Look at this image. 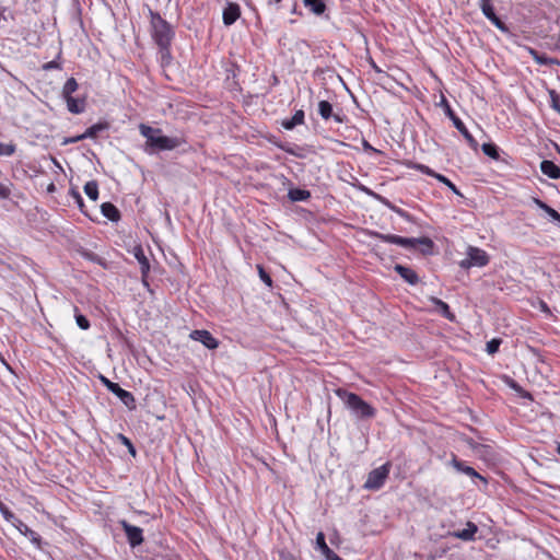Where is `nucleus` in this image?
<instances>
[{
    "mask_svg": "<svg viewBox=\"0 0 560 560\" xmlns=\"http://www.w3.org/2000/svg\"><path fill=\"white\" fill-rule=\"evenodd\" d=\"M477 533L478 526L475 523L468 521L464 529L450 532L448 536L460 539L463 541H474Z\"/></svg>",
    "mask_w": 560,
    "mask_h": 560,
    "instance_id": "nucleus-12",
    "label": "nucleus"
},
{
    "mask_svg": "<svg viewBox=\"0 0 560 560\" xmlns=\"http://www.w3.org/2000/svg\"><path fill=\"white\" fill-rule=\"evenodd\" d=\"M13 526L25 537H27L33 544L39 546L40 536L33 529H31L23 521L18 518Z\"/></svg>",
    "mask_w": 560,
    "mask_h": 560,
    "instance_id": "nucleus-18",
    "label": "nucleus"
},
{
    "mask_svg": "<svg viewBox=\"0 0 560 560\" xmlns=\"http://www.w3.org/2000/svg\"><path fill=\"white\" fill-rule=\"evenodd\" d=\"M288 198L293 201H306L311 198V192L306 189L291 188L288 192Z\"/></svg>",
    "mask_w": 560,
    "mask_h": 560,
    "instance_id": "nucleus-25",
    "label": "nucleus"
},
{
    "mask_svg": "<svg viewBox=\"0 0 560 560\" xmlns=\"http://www.w3.org/2000/svg\"><path fill=\"white\" fill-rule=\"evenodd\" d=\"M60 68H61V66L57 60H51L43 66V69L46 71L52 70V69H60Z\"/></svg>",
    "mask_w": 560,
    "mask_h": 560,
    "instance_id": "nucleus-42",
    "label": "nucleus"
},
{
    "mask_svg": "<svg viewBox=\"0 0 560 560\" xmlns=\"http://www.w3.org/2000/svg\"><path fill=\"white\" fill-rule=\"evenodd\" d=\"M336 394L357 419L369 420L375 417V408L363 400L358 394L341 388H338Z\"/></svg>",
    "mask_w": 560,
    "mask_h": 560,
    "instance_id": "nucleus-3",
    "label": "nucleus"
},
{
    "mask_svg": "<svg viewBox=\"0 0 560 560\" xmlns=\"http://www.w3.org/2000/svg\"><path fill=\"white\" fill-rule=\"evenodd\" d=\"M281 0H267V8L271 9L273 5L279 4Z\"/></svg>",
    "mask_w": 560,
    "mask_h": 560,
    "instance_id": "nucleus-52",
    "label": "nucleus"
},
{
    "mask_svg": "<svg viewBox=\"0 0 560 560\" xmlns=\"http://www.w3.org/2000/svg\"><path fill=\"white\" fill-rule=\"evenodd\" d=\"M534 202L541 209L544 210L545 212H547V210L550 208V206H548L546 202H544L542 200L540 199H537L535 198L534 199Z\"/></svg>",
    "mask_w": 560,
    "mask_h": 560,
    "instance_id": "nucleus-47",
    "label": "nucleus"
},
{
    "mask_svg": "<svg viewBox=\"0 0 560 560\" xmlns=\"http://www.w3.org/2000/svg\"><path fill=\"white\" fill-rule=\"evenodd\" d=\"M373 68L376 70V71H381L377 66L375 63H373Z\"/></svg>",
    "mask_w": 560,
    "mask_h": 560,
    "instance_id": "nucleus-56",
    "label": "nucleus"
},
{
    "mask_svg": "<svg viewBox=\"0 0 560 560\" xmlns=\"http://www.w3.org/2000/svg\"><path fill=\"white\" fill-rule=\"evenodd\" d=\"M482 14L501 32L509 33L506 24L495 14L493 4L481 9Z\"/></svg>",
    "mask_w": 560,
    "mask_h": 560,
    "instance_id": "nucleus-16",
    "label": "nucleus"
},
{
    "mask_svg": "<svg viewBox=\"0 0 560 560\" xmlns=\"http://www.w3.org/2000/svg\"><path fill=\"white\" fill-rule=\"evenodd\" d=\"M481 150L489 158L499 159V148L494 143H483Z\"/></svg>",
    "mask_w": 560,
    "mask_h": 560,
    "instance_id": "nucleus-31",
    "label": "nucleus"
},
{
    "mask_svg": "<svg viewBox=\"0 0 560 560\" xmlns=\"http://www.w3.org/2000/svg\"><path fill=\"white\" fill-rule=\"evenodd\" d=\"M117 439L118 441H120V443L122 445H125L127 448H128V453L132 456V457H136L137 456V450L136 447L133 446L132 442L130 441L129 438H127L126 435L119 433L117 434Z\"/></svg>",
    "mask_w": 560,
    "mask_h": 560,
    "instance_id": "nucleus-32",
    "label": "nucleus"
},
{
    "mask_svg": "<svg viewBox=\"0 0 560 560\" xmlns=\"http://www.w3.org/2000/svg\"><path fill=\"white\" fill-rule=\"evenodd\" d=\"M70 195L73 197V199L77 202V205L80 208V210L84 214H88L86 211L84 210V201H83V198H82L81 194L78 190H75V189H71L70 190Z\"/></svg>",
    "mask_w": 560,
    "mask_h": 560,
    "instance_id": "nucleus-41",
    "label": "nucleus"
},
{
    "mask_svg": "<svg viewBox=\"0 0 560 560\" xmlns=\"http://www.w3.org/2000/svg\"><path fill=\"white\" fill-rule=\"evenodd\" d=\"M408 166L410 168L421 172L422 174L434 177L440 183L447 186L455 195L463 197L462 192L457 189V187L447 177H445L444 175H442L440 173H436L429 166H427L424 164L416 163V162H411Z\"/></svg>",
    "mask_w": 560,
    "mask_h": 560,
    "instance_id": "nucleus-9",
    "label": "nucleus"
},
{
    "mask_svg": "<svg viewBox=\"0 0 560 560\" xmlns=\"http://www.w3.org/2000/svg\"><path fill=\"white\" fill-rule=\"evenodd\" d=\"M440 105L443 107L445 115L453 121L454 127L463 135V137L466 139L469 147L474 150H477L478 142L472 137V135L468 131L464 122L456 116L454 110L452 109L450 103L445 98V96L442 95Z\"/></svg>",
    "mask_w": 560,
    "mask_h": 560,
    "instance_id": "nucleus-5",
    "label": "nucleus"
},
{
    "mask_svg": "<svg viewBox=\"0 0 560 560\" xmlns=\"http://www.w3.org/2000/svg\"><path fill=\"white\" fill-rule=\"evenodd\" d=\"M102 214L108 220L116 222L120 219L119 210L112 202H104L101 206Z\"/></svg>",
    "mask_w": 560,
    "mask_h": 560,
    "instance_id": "nucleus-23",
    "label": "nucleus"
},
{
    "mask_svg": "<svg viewBox=\"0 0 560 560\" xmlns=\"http://www.w3.org/2000/svg\"><path fill=\"white\" fill-rule=\"evenodd\" d=\"M84 192L86 196L93 200L96 201L98 199V185L95 180H90L84 185Z\"/></svg>",
    "mask_w": 560,
    "mask_h": 560,
    "instance_id": "nucleus-27",
    "label": "nucleus"
},
{
    "mask_svg": "<svg viewBox=\"0 0 560 560\" xmlns=\"http://www.w3.org/2000/svg\"><path fill=\"white\" fill-rule=\"evenodd\" d=\"M546 66H560V60L551 57H547Z\"/></svg>",
    "mask_w": 560,
    "mask_h": 560,
    "instance_id": "nucleus-48",
    "label": "nucleus"
},
{
    "mask_svg": "<svg viewBox=\"0 0 560 560\" xmlns=\"http://www.w3.org/2000/svg\"><path fill=\"white\" fill-rule=\"evenodd\" d=\"M303 4L306 9H308L313 14L320 16L326 10V3L324 0H303Z\"/></svg>",
    "mask_w": 560,
    "mask_h": 560,
    "instance_id": "nucleus-22",
    "label": "nucleus"
},
{
    "mask_svg": "<svg viewBox=\"0 0 560 560\" xmlns=\"http://www.w3.org/2000/svg\"><path fill=\"white\" fill-rule=\"evenodd\" d=\"M331 118H334V120L338 124H342L345 121V116H341L340 114L332 113Z\"/></svg>",
    "mask_w": 560,
    "mask_h": 560,
    "instance_id": "nucleus-51",
    "label": "nucleus"
},
{
    "mask_svg": "<svg viewBox=\"0 0 560 560\" xmlns=\"http://www.w3.org/2000/svg\"><path fill=\"white\" fill-rule=\"evenodd\" d=\"M557 452L560 455V443L558 444Z\"/></svg>",
    "mask_w": 560,
    "mask_h": 560,
    "instance_id": "nucleus-57",
    "label": "nucleus"
},
{
    "mask_svg": "<svg viewBox=\"0 0 560 560\" xmlns=\"http://www.w3.org/2000/svg\"><path fill=\"white\" fill-rule=\"evenodd\" d=\"M304 112L302 109H299L294 113V115L291 118H285L281 121V126L285 130H292L296 126L302 125L304 122Z\"/></svg>",
    "mask_w": 560,
    "mask_h": 560,
    "instance_id": "nucleus-20",
    "label": "nucleus"
},
{
    "mask_svg": "<svg viewBox=\"0 0 560 560\" xmlns=\"http://www.w3.org/2000/svg\"><path fill=\"white\" fill-rule=\"evenodd\" d=\"M528 52L538 65L546 66L548 57L546 54H540L539 51L530 47L528 48Z\"/></svg>",
    "mask_w": 560,
    "mask_h": 560,
    "instance_id": "nucleus-38",
    "label": "nucleus"
},
{
    "mask_svg": "<svg viewBox=\"0 0 560 560\" xmlns=\"http://www.w3.org/2000/svg\"><path fill=\"white\" fill-rule=\"evenodd\" d=\"M16 145L14 143L0 142V156H11L15 153Z\"/></svg>",
    "mask_w": 560,
    "mask_h": 560,
    "instance_id": "nucleus-37",
    "label": "nucleus"
},
{
    "mask_svg": "<svg viewBox=\"0 0 560 560\" xmlns=\"http://www.w3.org/2000/svg\"><path fill=\"white\" fill-rule=\"evenodd\" d=\"M316 549H318L326 560H342L336 552H334L326 544L325 535L323 532L316 535Z\"/></svg>",
    "mask_w": 560,
    "mask_h": 560,
    "instance_id": "nucleus-15",
    "label": "nucleus"
},
{
    "mask_svg": "<svg viewBox=\"0 0 560 560\" xmlns=\"http://www.w3.org/2000/svg\"><path fill=\"white\" fill-rule=\"evenodd\" d=\"M241 15V8L237 3L228 2L223 10V23L226 26L234 24Z\"/></svg>",
    "mask_w": 560,
    "mask_h": 560,
    "instance_id": "nucleus-14",
    "label": "nucleus"
},
{
    "mask_svg": "<svg viewBox=\"0 0 560 560\" xmlns=\"http://www.w3.org/2000/svg\"><path fill=\"white\" fill-rule=\"evenodd\" d=\"M48 191H54L55 190V184H50L47 188Z\"/></svg>",
    "mask_w": 560,
    "mask_h": 560,
    "instance_id": "nucleus-55",
    "label": "nucleus"
},
{
    "mask_svg": "<svg viewBox=\"0 0 560 560\" xmlns=\"http://www.w3.org/2000/svg\"><path fill=\"white\" fill-rule=\"evenodd\" d=\"M492 1H493V0H479V1H478V5H479V8H480V10H481V9H482V8H485V7H489V5H491V4H492Z\"/></svg>",
    "mask_w": 560,
    "mask_h": 560,
    "instance_id": "nucleus-50",
    "label": "nucleus"
},
{
    "mask_svg": "<svg viewBox=\"0 0 560 560\" xmlns=\"http://www.w3.org/2000/svg\"><path fill=\"white\" fill-rule=\"evenodd\" d=\"M140 133L147 139L145 151L149 153L170 151L178 148L184 141L178 137H167L159 128H152L144 124L139 126Z\"/></svg>",
    "mask_w": 560,
    "mask_h": 560,
    "instance_id": "nucleus-1",
    "label": "nucleus"
},
{
    "mask_svg": "<svg viewBox=\"0 0 560 560\" xmlns=\"http://www.w3.org/2000/svg\"><path fill=\"white\" fill-rule=\"evenodd\" d=\"M133 256H135V258L138 260V262L140 265V271H141V276H142V283L145 287H149V283L147 281V277H148L149 271H150V261L147 258V256H145V254H144V252H143L141 246L135 247Z\"/></svg>",
    "mask_w": 560,
    "mask_h": 560,
    "instance_id": "nucleus-13",
    "label": "nucleus"
},
{
    "mask_svg": "<svg viewBox=\"0 0 560 560\" xmlns=\"http://www.w3.org/2000/svg\"><path fill=\"white\" fill-rule=\"evenodd\" d=\"M552 220L557 221L560 220V214L553 209L549 208L546 212Z\"/></svg>",
    "mask_w": 560,
    "mask_h": 560,
    "instance_id": "nucleus-45",
    "label": "nucleus"
},
{
    "mask_svg": "<svg viewBox=\"0 0 560 560\" xmlns=\"http://www.w3.org/2000/svg\"><path fill=\"white\" fill-rule=\"evenodd\" d=\"M190 338L201 342L206 348L210 350L217 349L219 346L218 340L208 330L205 329L192 330Z\"/></svg>",
    "mask_w": 560,
    "mask_h": 560,
    "instance_id": "nucleus-11",
    "label": "nucleus"
},
{
    "mask_svg": "<svg viewBox=\"0 0 560 560\" xmlns=\"http://www.w3.org/2000/svg\"><path fill=\"white\" fill-rule=\"evenodd\" d=\"M399 217L408 220V221H411V215L406 212L405 210L400 209V208H397V207H393L392 208Z\"/></svg>",
    "mask_w": 560,
    "mask_h": 560,
    "instance_id": "nucleus-43",
    "label": "nucleus"
},
{
    "mask_svg": "<svg viewBox=\"0 0 560 560\" xmlns=\"http://www.w3.org/2000/svg\"><path fill=\"white\" fill-rule=\"evenodd\" d=\"M390 464L386 463L378 468L369 472L368 479L364 482V488L368 490H378L383 487L389 474Z\"/></svg>",
    "mask_w": 560,
    "mask_h": 560,
    "instance_id": "nucleus-8",
    "label": "nucleus"
},
{
    "mask_svg": "<svg viewBox=\"0 0 560 560\" xmlns=\"http://www.w3.org/2000/svg\"><path fill=\"white\" fill-rule=\"evenodd\" d=\"M364 149L365 150H374V148L371 144H369V142H366V141H364Z\"/></svg>",
    "mask_w": 560,
    "mask_h": 560,
    "instance_id": "nucleus-54",
    "label": "nucleus"
},
{
    "mask_svg": "<svg viewBox=\"0 0 560 560\" xmlns=\"http://www.w3.org/2000/svg\"><path fill=\"white\" fill-rule=\"evenodd\" d=\"M257 269H258L259 278L261 279V281L265 284H267L268 287H272V279H271L270 275L262 268V266L258 265Z\"/></svg>",
    "mask_w": 560,
    "mask_h": 560,
    "instance_id": "nucleus-40",
    "label": "nucleus"
},
{
    "mask_svg": "<svg viewBox=\"0 0 560 560\" xmlns=\"http://www.w3.org/2000/svg\"><path fill=\"white\" fill-rule=\"evenodd\" d=\"M119 524L126 534L130 547L136 548L143 542L144 538L142 528L131 525L125 520L119 521Z\"/></svg>",
    "mask_w": 560,
    "mask_h": 560,
    "instance_id": "nucleus-10",
    "label": "nucleus"
},
{
    "mask_svg": "<svg viewBox=\"0 0 560 560\" xmlns=\"http://www.w3.org/2000/svg\"><path fill=\"white\" fill-rule=\"evenodd\" d=\"M12 186L13 184L9 179L0 183V199L4 200L10 198Z\"/></svg>",
    "mask_w": 560,
    "mask_h": 560,
    "instance_id": "nucleus-34",
    "label": "nucleus"
},
{
    "mask_svg": "<svg viewBox=\"0 0 560 560\" xmlns=\"http://www.w3.org/2000/svg\"><path fill=\"white\" fill-rule=\"evenodd\" d=\"M280 149H282L283 151H285L287 153L289 154H292V155H295V156H299V154L295 153V151L293 150V148L291 147H287V145H279Z\"/></svg>",
    "mask_w": 560,
    "mask_h": 560,
    "instance_id": "nucleus-49",
    "label": "nucleus"
},
{
    "mask_svg": "<svg viewBox=\"0 0 560 560\" xmlns=\"http://www.w3.org/2000/svg\"><path fill=\"white\" fill-rule=\"evenodd\" d=\"M280 560H296L295 557L289 551L280 552Z\"/></svg>",
    "mask_w": 560,
    "mask_h": 560,
    "instance_id": "nucleus-46",
    "label": "nucleus"
},
{
    "mask_svg": "<svg viewBox=\"0 0 560 560\" xmlns=\"http://www.w3.org/2000/svg\"><path fill=\"white\" fill-rule=\"evenodd\" d=\"M372 235L382 242L399 245L405 248L418 249L422 255H432L434 248V242L427 236L421 237H402L395 234H382L378 232L372 233Z\"/></svg>",
    "mask_w": 560,
    "mask_h": 560,
    "instance_id": "nucleus-2",
    "label": "nucleus"
},
{
    "mask_svg": "<svg viewBox=\"0 0 560 560\" xmlns=\"http://www.w3.org/2000/svg\"><path fill=\"white\" fill-rule=\"evenodd\" d=\"M332 113V105L328 101H320L318 103V114L323 119L331 118Z\"/></svg>",
    "mask_w": 560,
    "mask_h": 560,
    "instance_id": "nucleus-29",
    "label": "nucleus"
},
{
    "mask_svg": "<svg viewBox=\"0 0 560 560\" xmlns=\"http://www.w3.org/2000/svg\"><path fill=\"white\" fill-rule=\"evenodd\" d=\"M0 512H1L2 516L4 517V520L7 522L11 523L12 525L18 520L15 514L13 512H11L10 509L2 501H0Z\"/></svg>",
    "mask_w": 560,
    "mask_h": 560,
    "instance_id": "nucleus-33",
    "label": "nucleus"
},
{
    "mask_svg": "<svg viewBox=\"0 0 560 560\" xmlns=\"http://www.w3.org/2000/svg\"><path fill=\"white\" fill-rule=\"evenodd\" d=\"M152 37L160 50L168 56V47L174 37V31L171 24L164 20L160 13L150 10Z\"/></svg>",
    "mask_w": 560,
    "mask_h": 560,
    "instance_id": "nucleus-4",
    "label": "nucleus"
},
{
    "mask_svg": "<svg viewBox=\"0 0 560 560\" xmlns=\"http://www.w3.org/2000/svg\"><path fill=\"white\" fill-rule=\"evenodd\" d=\"M549 95L551 107L560 115V94H558L555 90H550Z\"/></svg>",
    "mask_w": 560,
    "mask_h": 560,
    "instance_id": "nucleus-39",
    "label": "nucleus"
},
{
    "mask_svg": "<svg viewBox=\"0 0 560 560\" xmlns=\"http://www.w3.org/2000/svg\"><path fill=\"white\" fill-rule=\"evenodd\" d=\"M453 463H454V467L458 471H462V472H464V474H466L468 476H471V477H477V478L482 479V477L472 467L467 466L463 462H459L457 459H454Z\"/></svg>",
    "mask_w": 560,
    "mask_h": 560,
    "instance_id": "nucleus-28",
    "label": "nucleus"
},
{
    "mask_svg": "<svg viewBox=\"0 0 560 560\" xmlns=\"http://www.w3.org/2000/svg\"><path fill=\"white\" fill-rule=\"evenodd\" d=\"M65 101L67 103L68 110L72 114H81L85 109V102L83 100L69 96L65 98Z\"/></svg>",
    "mask_w": 560,
    "mask_h": 560,
    "instance_id": "nucleus-24",
    "label": "nucleus"
},
{
    "mask_svg": "<svg viewBox=\"0 0 560 560\" xmlns=\"http://www.w3.org/2000/svg\"><path fill=\"white\" fill-rule=\"evenodd\" d=\"M109 128V125L108 122H97L95 125H92L91 127H89L84 132H83V137L86 138H95L100 135V132L106 130Z\"/></svg>",
    "mask_w": 560,
    "mask_h": 560,
    "instance_id": "nucleus-26",
    "label": "nucleus"
},
{
    "mask_svg": "<svg viewBox=\"0 0 560 560\" xmlns=\"http://www.w3.org/2000/svg\"><path fill=\"white\" fill-rule=\"evenodd\" d=\"M74 311H75V322H77V325L83 329V330H86L90 328V320L81 313L78 312V307H74Z\"/></svg>",
    "mask_w": 560,
    "mask_h": 560,
    "instance_id": "nucleus-35",
    "label": "nucleus"
},
{
    "mask_svg": "<svg viewBox=\"0 0 560 560\" xmlns=\"http://www.w3.org/2000/svg\"><path fill=\"white\" fill-rule=\"evenodd\" d=\"M540 171L544 175L548 176L551 179L560 178V167L553 161H541Z\"/></svg>",
    "mask_w": 560,
    "mask_h": 560,
    "instance_id": "nucleus-19",
    "label": "nucleus"
},
{
    "mask_svg": "<svg viewBox=\"0 0 560 560\" xmlns=\"http://www.w3.org/2000/svg\"><path fill=\"white\" fill-rule=\"evenodd\" d=\"M100 378L102 383L106 386V388L115 396H117L128 409H136V399L130 392L121 388L119 384L109 381L107 377L103 375H101Z\"/></svg>",
    "mask_w": 560,
    "mask_h": 560,
    "instance_id": "nucleus-7",
    "label": "nucleus"
},
{
    "mask_svg": "<svg viewBox=\"0 0 560 560\" xmlns=\"http://www.w3.org/2000/svg\"><path fill=\"white\" fill-rule=\"evenodd\" d=\"M78 90V82L74 78H70L66 81L63 88H62V96L63 98H67L69 96H72V94Z\"/></svg>",
    "mask_w": 560,
    "mask_h": 560,
    "instance_id": "nucleus-30",
    "label": "nucleus"
},
{
    "mask_svg": "<svg viewBox=\"0 0 560 560\" xmlns=\"http://www.w3.org/2000/svg\"><path fill=\"white\" fill-rule=\"evenodd\" d=\"M558 49H559V51H560V44L558 45Z\"/></svg>",
    "mask_w": 560,
    "mask_h": 560,
    "instance_id": "nucleus-58",
    "label": "nucleus"
},
{
    "mask_svg": "<svg viewBox=\"0 0 560 560\" xmlns=\"http://www.w3.org/2000/svg\"><path fill=\"white\" fill-rule=\"evenodd\" d=\"M502 343V340L500 338H493L486 345V351L488 354L493 355L499 351L500 345Z\"/></svg>",
    "mask_w": 560,
    "mask_h": 560,
    "instance_id": "nucleus-36",
    "label": "nucleus"
},
{
    "mask_svg": "<svg viewBox=\"0 0 560 560\" xmlns=\"http://www.w3.org/2000/svg\"><path fill=\"white\" fill-rule=\"evenodd\" d=\"M430 301L433 305H435L438 312L443 316L445 317L446 319L451 320V322H454L455 320V315L451 312L450 310V306L447 303H445L444 301L438 299V298H434V296H431L430 298Z\"/></svg>",
    "mask_w": 560,
    "mask_h": 560,
    "instance_id": "nucleus-21",
    "label": "nucleus"
},
{
    "mask_svg": "<svg viewBox=\"0 0 560 560\" xmlns=\"http://www.w3.org/2000/svg\"><path fill=\"white\" fill-rule=\"evenodd\" d=\"M160 52H161V59H162V62H163V63H164V62H168V61H170V59H171V52L168 51V56H167V55H165V54H163L161 50H160Z\"/></svg>",
    "mask_w": 560,
    "mask_h": 560,
    "instance_id": "nucleus-53",
    "label": "nucleus"
},
{
    "mask_svg": "<svg viewBox=\"0 0 560 560\" xmlns=\"http://www.w3.org/2000/svg\"><path fill=\"white\" fill-rule=\"evenodd\" d=\"M489 262L488 254L478 247H468L467 257L459 262L460 268L485 267Z\"/></svg>",
    "mask_w": 560,
    "mask_h": 560,
    "instance_id": "nucleus-6",
    "label": "nucleus"
},
{
    "mask_svg": "<svg viewBox=\"0 0 560 560\" xmlns=\"http://www.w3.org/2000/svg\"><path fill=\"white\" fill-rule=\"evenodd\" d=\"M84 139H85V137H83V133L82 135H78L75 137L65 139L63 144L75 143V142L82 141Z\"/></svg>",
    "mask_w": 560,
    "mask_h": 560,
    "instance_id": "nucleus-44",
    "label": "nucleus"
},
{
    "mask_svg": "<svg viewBox=\"0 0 560 560\" xmlns=\"http://www.w3.org/2000/svg\"><path fill=\"white\" fill-rule=\"evenodd\" d=\"M394 270L409 284L416 285L419 282V277L415 270L404 265H395Z\"/></svg>",
    "mask_w": 560,
    "mask_h": 560,
    "instance_id": "nucleus-17",
    "label": "nucleus"
}]
</instances>
